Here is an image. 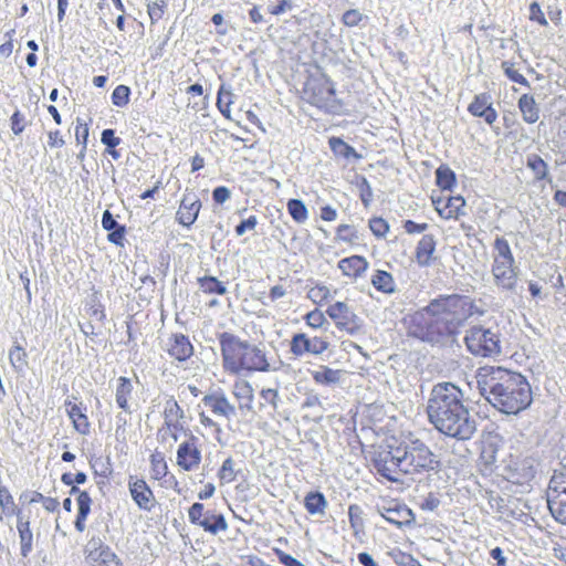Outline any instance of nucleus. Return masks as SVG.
Segmentation results:
<instances>
[{
	"mask_svg": "<svg viewBox=\"0 0 566 566\" xmlns=\"http://www.w3.org/2000/svg\"><path fill=\"white\" fill-rule=\"evenodd\" d=\"M467 295H438L426 306L403 317L407 335L431 346L452 345L461 327L473 315H483Z\"/></svg>",
	"mask_w": 566,
	"mask_h": 566,
	"instance_id": "nucleus-1",
	"label": "nucleus"
},
{
	"mask_svg": "<svg viewBox=\"0 0 566 566\" xmlns=\"http://www.w3.org/2000/svg\"><path fill=\"white\" fill-rule=\"evenodd\" d=\"M429 422L442 434L458 441L470 440L476 420L464 403L462 390L452 382H438L427 402Z\"/></svg>",
	"mask_w": 566,
	"mask_h": 566,
	"instance_id": "nucleus-2",
	"label": "nucleus"
},
{
	"mask_svg": "<svg viewBox=\"0 0 566 566\" xmlns=\"http://www.w3.org/2000/svg\"><path fill=\"white\" fill-rule=\"evenodd\" d=\"M478 389L496 410L518 415L532 401V389L526 377L500 366H483L476 371Z\"/></svg>",
	"mask_w": 566,
	"mask_h": 566,
	"instance_id": "nucleus-3",
	"label": "nucleus"
},
{
	"mask_svg": "<svg viewBox=\"0 0 566 566\" xmlns=\"http://www.w3.org/2000/svg\"><path fill=\"white\" fill-rule=\"evenodd\" d=\"M373 464L381 476L392 482L398 480L392 475L397 471L405 474H430L438 473L442 467L440 457L420 439L388 446V450L374 454Z\"/></svg>",
	"mask_w": 566,
	"mask_h": 566,
	"instance_id": "nucleus-4",
	"label": "nucleus"
},
{
	"mask_svg": "<svg viewBox=\"0 0 566 566\" xmlns=\"http://www.w3.org/2000/svg\"><path fill=\"white\" fill-rule=\"evenodd\" d=\"M223 369L233 375L242 371L266 373L271 365L265 352L259 346L241 339L238 335L223 332L218 335Z\"/></svg>",
	"mask_w": 566,
	"mask_h": 566,
	"instance_id": "nucleus-5",
	"label": "nucleus"
},
{
	"mask_svg": "<svg viewBox=\"0 0 566 566\" xmlns=\"http://www.w3.org/2000/svg\"><path fill=\"white\" fill-rule=\"evenodd\" d=\"M303 99L326 113L338 106L334 83L326 74L310 75L303 85Z\"/></svg>",
	"mask_w": 566,
	"mask_h": 566,
	"instance_id": "nucleus-6",
	"label": "nucleus"
},
{
	"mask_svg": "<svg viewBox=\"0 0 566 566\" xmlns=\"http://www.w3.org/2000/svg\"><path fill=\"white\" fill-rule=\"evenodd\" d=\"M464 342L468 350L480 357H495L501 353L500 334L481 325L467 331Z\"/></svg>",
	"mask_w": 566,
	"mask_h": 566,
	"instance_id": "nucleus-7",
	"label": "nucleus"
},
{
	"mask_svg": "<svg viewBox=\"0 0 566 566\" xmlns=\"http://www.w3.org/2000/svg\"><path fill=\"white\" fill-rule=\"evenodd\" d=\"M188 518L192 525L203 528L205 532L217 535L228 528V523L222 513L216 510H205L200 502L193 503L188 510Z\"/></svg>",
	"mask_w": 566,
	"mask_h": 566,
	"instance_id": "nucleus-8",
	"label": "nucleus"
},
{
	"mask_svg": "<svg viewBox=\"0 0 566 566\" xmlns=\"http://www.w3.org/2000/svg\"><path fill=\"white\" fill-rule=\"evenodd\" d=\"M326 314L338 329L346 331L349 335L357 334L363 327V319L345 302L338 301L329 305Z\"/></svg>",
	"mask_w": 566,
	"mask_h": 566,
	"instance_id": "nucleus-9",
	"label": "nucleus"
},
{
	"mask_svg": "<svg viewBox=\"0 0 566 566\" xmlns=\"http://www.w3.org/2000/svg\"><path fill=\"white\" fill-rule=\"evenodd\" d=\"M328 346L329 343L321 337H310L305 333H296L291 338L290 352L296 357H302L305 354L321 355Z\"/></svg>",
	"mask_w": 566,
	"mask_h": 566,
	"instance_id": "nucleus-10",
	"label": "nucleus"
},
{
	"mask_svg": "<svg viewBox=\"0 0 566 566\" xmlns=\"http://www.w3.org/2000/svg\"><path fill=\"white\" fill-rule=\"evenodd\" d=\"M87 546L86 559L92 566H123L117 555L99 537H93Z\"/></svg>",
	"mask_w": 566,
	"mask_h": 566,
	"instance_id": "nucleus-11",
	"label": "nucleus"
},
{
	"mask_svg": "<svg viewBox=\"0 0 566 566\" xmlns=\"http://www.w3.org/2000/svg\"><path fill=\"white\" fill-rule=\"evenodd\" d=\"M378 511L388 523L398 528L410 526L415 522V514L402 503L391 501L378 507Z\"/></svg>",
	"mask_w": 566,
	"mask_h": 566,
	"instance_id": "nucleus-12",
	"label": "nucleus"
},
{
	"mask_svg": "<svg viewBox=\"0 0 566 566\" xmlns=\"http://www.w3.org/2000/svg\"><path fill=\"white\" fill-rule=\"evenodd\" d=\"M200 209L201 201L199 197L192 191H186L176 213V220L189 229L197 220Z\"/></svg>",
	"mask_w": 566,
	"mask_h": 566,
	"instance_id": "nucleus-13",
	"label": "nucleus"
},
{
	"mask_svg": "<svg viewBox=\"0 0 566 566\" xmlns=\"http://www.w3.org/2000/svg\"><path fill=\"white\" fill-rule=\"evenodd\" d=\"M128 488L136 505L143 511L150 512L155 506L156 500L146 481L130 476Z\"/></svg>",
	"mask_w": 566,
	"mask_h": 566,
	"instance_id": "nucleus-14",
	"label": "nucleus"
},
{
	"mask_svg": "<svg viewBox=\"0 0 566 566\" xmlns=\"http://www.w3.org/2000/svg\"><path fill=\"white\" fill-rule=\"evenodd\" d=\"M198 438L190 434L189 441L182 442L177 450V463L185 471H191L201 461V452L196 447Z\"/></svg>",
	"mask_w": 566,
	"mask_h": 566,
	"instance_id": "nucleus-15",
	"label": "nucleus"
},
{
	"mask_svg": "<svg viewBox=\"0 0 566 566\" xmlns=\"http://www.w3.org/2000/svg\"><path fill=\"white\" fill-rule=\"evenodd\" d=\"M202 402L205 406L211 408V411L216 415L223 416L228 419L235 416V408L229 402L222 389L206 395L202 398Z\"/></svg>",
	"mask_w": 566,
	"mask_h": 566,
	"instance_id": "nucleus-16",
	"label": "nucleus"
},
{
	"mask_svg": "<svg viewBox=\"0 0 566 566\" xmlns=\"http://www.w3.org/2000/svg\"><path fill=\"white\" fill-rule=\"evenodd\" d=\"M168 354L178 361H186L193 354L189 337L182 333L172 334L169 338Z\"/></svg>",
	"mask_w": 566,
	"mask_h": 566,
	"instance_id": "nucleus-17",
	"label": "nucleus"
},
{
	"mask_svg": "<svg viewBox=\"0 0 566 566\" xmlns=\"http://www.w3.org/2000/svg\"><path fill=\"white\" fill-rule=\"evenodd\" d=\"M102 227L108 231L107 240L117 245L124 247L126 226L118 223L109 210H105L102 216Z\"/></svg>",
	"mask_w": 566,
	"mask_h": 566,
	"instance_id": "nucleus-18",
	"label": "nucleus"
},
{
	"mask_svg": "<svg viewBox=\"0 0 566 566\" xmlns=\"http://www.w3.org/2000/svg\"><path fill=\"white\" fill-rule=\"evenodd\" d=\"M17 530L20 539V554L23 558H27L33 549V534L29 517H25L22 511L17 513Z\"/></svg>",
	"mask_w": 566,
	"mask_h": 566,
	"instance_id": "nucleus-19",
	"label": "nucleus"
},
{
	"mask_svg": "<svg viewBox=\"0 0 566 566\" xmlns=\"http://www.w3.org/2000/svg\"><path fill=\"white\" fill-rule=\"evenodd\" d=\"M437 241L433 234H424L416 247V261L419 266L431 265V258L436 251Z\"/></svg>",
	"mask_w": 566,
	"mask_h": 566,
	"instance_id": "nucleus-20",
	"label": "nucleus"
},
{
	"mask_svg": "<svg viewBox=\"0 0 566 566\" xmlns=\"http://www.w3.org/2000/svg\"><path fill=\"white\" fill-rule=\"evenodd\" d=\"M342 273L350 277L361 276L368 268L367 260L361 255L344 258L338 262Z\"/></svg>",
	"mask_w": 566,
	"mask_h": 566,
	"instance_id": "nucleus-21",
	"label": "nucleus"
},
{
	"mask_svg": "<svg viewBox=\"0 0 566 566\" xmlns=\"http://www.w3.org/2000/svg\"><path fill=\"white\" fill-rule=\"evenodd\" d=\"M64 406L75 430L82 434H87L90 432V421L81 407L71 400H66Z\"/></svg>",
	"mask_w": 566,
	"mask_h": 566,
	"instance_id": "nucleus-22",
	"label": "nucleus"
},
{
	"mask_svg": "<svg viewBox=\"0 0 566 566\" xmlns=\"http://www.w3.org/2000/svg\"><path fill=\"white\" fill-rule=\"evenodd\" d=\"M328 145L336 157L344 158L348 161H358L361 159V155L358 154L352 145L347 144L339 137H331Z\"/></svg>",
	"mask_w": 566,
	"mask_h": 566,
	"instance_id": "nucleus-23",
	"label": "nucleus"
},
{
	"mask_svg": "<svg viewBox=\"0 0 566 566\" xmlns=\"http://www.w3.org/2000/svg\"><path fill=\"white\" fill-rule=\"evenodd\" d=\"M520 112L524 122L527 124H534L539 118V107L535 102V98L530 94H523L517 102Z\"/></svg>",
	"mask_w": 566,
	"mask_h": 566,
	"instance_id": "nucleus-24",
	"label": "nucleus"
},
{
	"mask_svg": "<svg viewBox=\"0 0 566 566\" xmlns=\"http://www.w3.org/2000/svg\"><path fill=\"white\" fill-rule=\"evenodd\" d=\"M311 376L317 385L334 386L340 381L342 370L322 365L317 370H312Z\"/></svg>",
	"mask_w": 566,
	"mask_h": 566,
	"instance_id": "nucleus-25",
	"label": "nucleus"
},
{
	"mask_svg": "<svg viewBox=\"0 0 566 566\" xmlns=\"http://www.w3.org/2000/svg\"><path fill=\"white\" fill-rule=\"evenodd\" d=\"M9 363L17 374H24L28 367V354L24 347L14 337L13 345L9 349Z\"/></svg>",
	"mask_w": 566,
	"mask_h": 566,
	"instance_id": "nucleus-26",
	"label": "nucleus"
},
{
	"mask_svg": "<svg viewBox=\"0 0 566 566\" xmlns=\"http://www.w3.org/2000/svg\"><path fill=\"white\" fill-rule=\"evenodd\" d=\"M232 394L240 401L239 408L241 410H243V409L251 410L252 409V401H253L254 396H253V388L249 381L237 380L233 384Z\"/></svg>",
	"mask_w": 566,
	"mask_h": 566,
	"instance_id": "nucleus-27",
	"label": "nucleus"
},
{
	"mask_svg": "<svg viewBox=\"0 0 566 566\" xmlns=\"http://www.w3.org/2000/svg\"><path fill=\"white\" fill-rule=\"evenodd\" d=\"M133 389L134 387L129 378L120 376L117 379L116 405L124 411H129L128 399L132 396Z\"/></svg>",
	"mask_w": 566,
	"mask_h": 566,
	"instance_id": "nucleus-28",
	"label": "nucleus"
},
{
	"mask_svg": "<svg viewBox=\"0 0 566 566\" xmlns=\"http://www.w3.org/2000/svg\"><path fill=\"white\" fill-rule=\"evenodd\" d=\"M494 255L493 261L506 263L507 265H514L515 259L512 253L509 241L503 237H497L493 244Z\"/></svg>",
	"mask_w": 566,
	"mask_h": 566,
	"instance_id": "nucleus-29",
	"label": "nucleus"
},
{
	"mask_svg": "<svg viewBox=\"0 0 566 566\" xmlns=\"http://www.w3.org/2000/svg\"><path fill=\"white\" fill-rule=\"evenodd\" d=\"M86 308L92 317H95L101 323L106 321L105 306L102 303V293L98 290L93 289L92 294L86 301Z\"/></svg>",
	"mask_w": 566,
	"mask_h": 566,
	"instance_id": "nucleus-30",
	"label": "nucleus"
},
{
	"mask_svg": "<svg viewBox=\"0 0 566 566\" xmlns=\"http://www.w3.org/2000/svg\"><path fill=\"white\" fill-rule=\"evenodd\" d=\"M304 506L306 511L314 514H323L327 507L325 495L319 491H311L304 499Z\"/></svg>",
	"mask_w": 566,
	"mask_h": 566,
	"instance_id": "nucleus-31",
	"label": "nucleus"
},
{
	"mask_svg": "<svg viewBox=\"0 0 566 566\" xmlns=\"http://www.w3.org/2000/svg\"><path fill=\"white\" fill-rule=\"evenodd\" d=\"M373 286L385 294H391L395 292V281L392 275L384 270H377L371 277Z\"/></svg>",
	"mask_w": 566,
	"mask_h": 566,
	"instance_id": "nucleus-32",
	"label": "nucleus"
},
{
	"mask_svg": "<svg viewBox=\"0 0 566 566\" xmlns=\"http://www.w3.org/2000/svg\"><path fill=\"white\" fill-rule=\"evenodd\" d=\"M241 474L242 470L235 468V462L231 457H228L222 462L218 471V478L221 485L232 483Z\"/></svg>",
	"mask_w": 566,
	"mask_h": 566,
	"instance_id": "nucleus-33",
	"label": "nucleus"
},
{
	"mask_svg": "<svg viewBox=\"0 0 566 566\" xmlns=\"http://www.w3.org/2000/svg\"><path fill=\"white\" fill-rule=\"evenodd\" d=\"M436 184L441 190H452L457 184L455 172L447 165H440L436 170Z\"/></svg>",
	"mask_w": 566,
	"mask_h": 566,
	"instance_id": "nucleus-34",
	"label": "nucleus"
},
{
	"mask_svg": "<svg viewBox=\"0 0 566 566\" xmlns=\"http://www.w3.org/2000/svg\"><path fill=\"white\" fill-rule=\"evenodd\" d=\"M526 166L533 171L537 181L546 180L548 178V166L536 154H530L526 158Z\"/></svg>",
	"mask_w": 566,
	"mask_h": 566,
	"instance_id": "nucleus-35",
	"label": "nucleus"
},
{
	"mask_svg": "<svg viewBox=\"0 0 566 566\" xmlns=\"http://www.w3.org/2000/svg\"><path fill=\"white\" fill-rule=\"evenodd\" d=\"M198 284L206 294L224 295L227 293L224 284L211 275L198 277Z\"/></svg>",
	"mask_w": 566,
	"mask_h": 566,
	"instance_id": "nucleus-36",
	"label": "nucleus"
},
{
	"mask_svg": "<svg viewBox=\"0 0 566 566\" xmlns=\"http://www.w3.org/2000/svg\"><path fill=\"white\" fill-rule=\"evenodd\" d=\"M150 472L151 478L155 480H161L168 475V465L165 460L164 453L155 451L150 455Z\"/></svg>",
	"mask_w": 566,
	"mask_h": 566,
	"instance_id": "nucleus-37",
	"label": "nucleus"
},
{
	"mask_svg": "<svg viewBox=\"0 0 566 566\" xmlns=\"http://www.w3.org/2000/svg\"><path fill=\"white\" fill-rule=\"evenodd\" d=\"M495 285L502 290L514 292L517 285L516 268L493 274Z\"/></svg>",
	"mask_w": 566,
	"mask_h": 566,
	"instance_id": "nucleus-38",
	"label": "nucleus"
},
{
	"mask_svg": "<svg viewBox=\"0 0 566 566\" xmlns=\"http://www.w3.org/2000/svg\"><path fill=\"white\" fill-rule=\"evenodd\" d=\"M359 190V198L365 208H368L373 202V189L364 175H355L354 180L352 181Z\"/></svg>",
	"mask_w": 566,
	"mask_h": 566,
	"instance_id": "nucleus-39",
	"label": "nucleus"
},
{
	"mask_svg": "<svg viewBox=\"0 0 566 566\" xmlns=\"http://www.w3.org/2000/svg\"><path fill=\"white\" fill-rule=\"evenodd\" d=\"M492 104V96L490 93H480L474 95L473 101L468 106V112L475 117H480V115H483V112L491 106Z\"/></svg>",
	"mask_w": 566,
	"mask_h": 566,
	"instance_id": "nucleus-40",
	"label": "nucleus"
},
{
	"mask_svg": "<svg viewBox=\"0 0 566 566\" xmlns=\"http://www.w3.org/2000/svg\"><path fill=\"white\" fill-rule=\"evenodd\" d=\"M0 507L6 516L15 515L21 509H18L14 504L13 496L9 489L0 483Z\"/></svg>",
	"mask_w": 566,
	"mask_h": 566,
	"instance_id": "nucleus-41",
	"label": "nucleus"
},
{
	"mask_svg": "<svg viewBox=\"0 0 566 566\" xmlns=\"http://www.w3.org/2000/svg\"><path fill=\"white\" fill-rule=\"evenodd\" d=\"M287 211L297 223H304L307 220L308 212L304 202L300 199H290L287 201Z\"/></svg>",
	"mask_w": 566,
	"mask_h": 566,
	"instance_id": "nucleus-42",
	"label": "nucleus"
},
{
	"mask_svg": "<svg viewBox=\"0 0 566 566\" xmlns=\"http://www.w3.org/2000/svg\"><path fill=\"white\" fill-rule=\"evenodd\" d=\"M130 95L132 91L129 86L120 84L114 88L111 99L114 106L123 108L129 104Z\"/></svg>",
	"mask_w": 566,
	"mask_h": 566,
	"instance_id": "nucleus-43",
	"label": "nucleus"
},
{
	"mask_svg": "<svg viewBox=\"0 0 566 566\" xmlns=\"http://www.w3.org/2000/svg\"><path fill=\"white\" fill-rule=\"evenodd\" d=\"M231 96V91L226 90L224 85L222 84L219 87L217 94V107L220 111V113L228 119L230 118V105L232 104Z\"/></svg>",
	"mask_w": 566,
	"mask_h": 566,
	"instance_id": "nucleus-44",
	"label": "nucleus"
},
{
	"mask_svg": "<svg viewBox=\"0 0 566 566\" xmlns=\"http://www.w3.org/2000/svg\"><path fill=\"white\" fill-rule=\"evenodd\" d=\"M516 470L518 471L520 482H528L533 480L537 473L536 467L534 465V460L531 458H525L518 464Z\"/></svg>",
	"mask_w": 566,
	"mask_h": 566,
	"instance_id": "nucleus-45",
	"label": "nucleus"
},
{
	"mask_svg": "<svg viewBox=\"0 0 566 566\" xmlns=\"http://www.w3.org/2000/svg\"><path fill=\"white\" fill-rule=\"evenodd\" d=\"M547 507L549 510L551 515L553 518L563 524L566 525V501L565 500H549L547 502Z\"/></svg>",
	"mask_w": 566,
	"mask_h": 566,
	"instance_id": "nucleus-46",
	"label": "nucleus"
},
{
	"mask_svg": "<svg viewBox=\"0 0 566 566\" xmlns=\"http://www.w3.org/2000/svg\"><path fill=\"white\" fill-rule=\"evenodd\" d=\"M304 318L306 324L313 328H324L327 331L329 326V322L326 319L323 312L317 308L307 313Z\"/></svg>",
	"mask_w": 566,
	"mask_h": 566,
	"instance_id": "nucleus-47",
	"label": "nucleus"
},
{
	"mask_svg": "<svg viewBox=\"0 0 566 566\" xmlns=\"http://www.w3.org/2000/svg\"><path fill=\"white\" fill-rule=\"evenodd\" d=\"M514 63L510 61H503L502 62V69L504 74L509 80H511L514 83L521 84L526 87H531L530 82L526 80L525 76H523L521 73H518L516 70H514Z\"/></svg>",
	"mask_w": 566,
	"mask_h": 566,
	"instance_id": "nucleus-48",
	"label": "nucleus"
},
{
	"mask_svg": "<svg viewBox=\"0 0 566 566\" xmlns=\"http://www.w3.org/2000/svg\"><path fill=\"white\" fill-rule=\"evenodd\" d=\"M90 464L94 470V474L97 476L108 478L113 472L109 458H107L106 460H103L102 458H96L94 460H91Z\"/></svg>",
	"mask_w": 566,
	"mask_h": 566,
	"instance_id": "nucleus-49",
	"label": "nucleus"
},
{
	"mask_svg": "<svg viewBox=\"0 0 566 566\" xmlns=\"http://www.w3.org/2000/svg\"><path fill=\"white\" fill-rule=\"evenodd\" d=\"M348 520L350 527L359 532L364 527L363 509L358 504H350L348 507Z\"/></svg>",
	"mask_w": 566,
	"mask_h": 566,
	"instance_id": "nucleus-50",
	"label": "nucleus"
},
{
	"mask_svg": "<svg viewBox=\"0 0 566 566\" xmlns=\"http://www.w3.org/2000/svg\"><path fill=\"white\" fill-rule=\"evenodd\" d=\"M480 459L485 468L490 469V471L493 470V465L496 462V448L493 443H486L483 446Z\"/></svg>",
	"mask_w": 566,
	"mask_h": 566,
	"instance_id": "nucleus-51",
	"label": "nucleus"
},
{
	"mask_svg": "<svg viewBox=\"0 0 566 566\" xmlns=\"http://www.w3.org/2000/svg\"><path fill=\"white\" fill-rule=\"evenodd\" d=\"M368 226L373 234L377 238H384L389 231L388 222L380 217L369 219Z\"/></svg>",
	"mask_w": 566,
	"mask_h": 566,
	"instance_id": "nucleus-52",
	"label": "nucleus"
},
{
	"mask_svg": "<svg viewBox=\"0 0 566 566\" xmlns=\"http://www.w3.org/2000/svg\"><path fill=\"white\" fill-rule=\"evenodd\" d=\"M337 238L344 242H354L358 240L357 230L349 224H340L336 229Z\"/></svg>",
	"mask_w": 566,
	"mask_h": 566,
	"instance_id": "nucleus-53",
	"label": "nucleus"
},
{
	"mask_svg": "<svg viewBox=\"0 0 566 566\" xmlns=\"http://www.w3.org/2000/svg\"><path fill=\"white\" fill-rule=\"evenodd\" d=\"M365 17L356 9L346 10L342 15V23L348 28L357 27Z\"/></svg>",
	"mask_w": 566,
	"mask_h": 566,
	"instance_id": "nucleus-54",
	"label": "nucleus"
},
{
	"mask_svg": "<svg viewBox=\"0 0 566 566\" xmlns=\"http://www.w3.org/2000/svg\"><path fill=\"white\" fill-rule=\"evenodd\" d=\"M565 500L566 501V484H552L548 482L546 491V502L549 500Z\"/></svg>",
	"mask_w": 566,
	"mask_h": 566,
	"instance_id": "nucleus-55",
	"label": "nucleus"
},
{
	"mask_svg": "<svg viewBox=\"0 0 566 566\" xmlns=\"http://www.w3.org/2000/svg\"><path fill=\"white\" fill-rule=\"evenodd\" d=\"M308 297L321 304L331 297L329 290L325 285H316L308 291Z\"/></svg>",
	"mask_w": 566,
	"mask_h": 566,
	"instance_id": "nucleus-56",
	"label": "nucleus"
},
{
	"mask_svg": "<svg viewBox=\"0 0 566 566\" xmlns=\"http://www.w3.org/2000/svg\"><path fill=\"white\" fill-rule=\"evenodd\" d=\"M166 2L164 0L148 4V15L151 23L158 22L165 13Z\"/></svg>",
	"mask_w": 566,
	"mask_h": 566,
	"instance_id": "nucleus-57",
	"label": "nucleus"
},
{
	"mask_svg": "<svg viewBox=\"0 0 566 566\" xmlns=\"http://www.w3.org/2000/svg\"><path fill=\"white\" fill-rule=\"evenodd\" d=\"M164 415L165 419H179L184 417V411L178 405V402L174 398H170L169 400L166 401Z\"/></svg>",
	"mask_w": 566,
	"mask_h": 566,
	"instance_id": "nucleus-58",
	"label": "nucleus"
},
{
	"mask_svg": "<svg viewBox=\"0 0 566 566\" xmlns=\"http://www.w3.org/2000/svg\"><path fill=\"white\" fill-rule=\"evenodd\" d=\"M77 502V515L88 517L91 513L92 497L88 493H81L80 496L76 497Z\"/></svg>",
	"mask_w": 566,
	"mask_h": 566,
	"instance_id": "nucleus-59",
	"label": "nucleus"
},
{
	"mask_svg": "<svg viewBox=\"0 0 566 566\" xmlns=\"http://www.w3.org/2000/svg\"><path fill=\"white\" fill-rule=\"evenodd\" d=\"M75 139L77 144H81L84 149L87 148L88 140V126L77 118V125L75 127Z\"/></svg>",
	"mask_w": 566,
	"mask_h": 566,
	"instance_id": "nucleus-60",
	"label": "nucleus"
},
{
	"mask_svg": "<svg viewBox=\"0 0 566 566\" xmlns=\"http://www.w3.org/2000/svg\"><path fill=\"white\" fill-rule=\"evenodd\" d=\"M101 142L108 148H116L122 143V138L115 135L114 129L106 128L101 134Z\"/></svg>",
	"mask_w": 566,
	"mask_h": 566,
	"instance_id": "nucleus-61",
	"label": "nucleus"
},
{
	"mask_svg": "<svg viewBox=\"0 0 566 566\" xmlns=\"http://www.w3.org/2000/svg\"><path fill=\"white\" fill-rule=\"evenodd\" d=\"M260 396L271 405L274 411L277 409L281 399L276 389L263 388L260 391Z\"/></svg>",
	"mask_w": 566,
	"mask_h": 566,
	"instance_id": "nucleus-62",
	"label": "nucleus"
},
{
	"mask_svg": "<svg viewBox=\"0 0 566 566\" xmlns=\"http://www.w3.org/2000/svg\"><path fill=\"white\" fill-rule=\"evenodd\" d=\"M11 129L14 135H20L25 128V117L20 111H15L11 118Z\"/></svg>",
	"mask_w": 566,
	"mask_h": 566,
	"instance_id": "nucleus-63",
	"label": "nucleus"
},
{
	"mask_svg": "<svg viewBox=\"0 0 566 566\" xmlns=\"http://www.w3.org/2000/svg\"><path fill=\"white\" fill-rule=\"evenodd\" d=\"M395 563L398 566H422L412 555L398 551L395 556Z\"/></svg>",
	"mask_w": 566,
	"mask_h": 566,
	"instance_id": "nucleus-64",
	"label": "nucleus"
}]
</instances>
